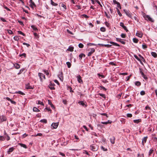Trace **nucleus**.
I'll return each mask as SVG.
<instances>
[{
	"mask_svg": "<svg viewBox=\"0 0 157 157\" xmlns=\"http://www.w3.org/2000/svg\"><path fill=\"white\" fill-rule=\"evenodd\" d=\"M141 121V119H136V120H133V122L135 123H136L138 124Z\"/></svg>",
	"mask_w": 157,
	"mask_h": 157,
	"instance_id": "nucleus-23",
	"label": "nucleus"
},
{
	"mask_svg": "<svg viewBox=\"0 0 157 157\" xmlns=\"http://www.w3.org/2000/svg\"><path fill=\"white\" fill-rule=\"evenodd\" d=\"M58 77L60 80L62 81L63 80V74L62 72H61L60 74L58 75Z\"/></svg>",
	"mask_w": 157,
	"mask_h": 157,
	"instance_id": "nucleus-17",
	"label": "nucleus"
},
{
	"mask_svg": "<svg viewBox=\"0 0 157 157\" xmlns=\"http://www.w3.org/2000/svg\"><path fill=\"white\" fill-rule=\"evenodd\" d=\"M112 121L110 120H108L107 121H102L101 122V123L103 124H111Z\"/></svg>",
	"mask_w": 157,
	"mask_h": 157,
	"instance_id": "nucleus-13",
	"label": "nucleus"
},
{
	"mask_svg": "<svg viewBox=\"0 0 157 157\" xmlns=\"http://www.w3.org/2000/svg\"><path fill=\"white\" fill-rule=\"evenodd\" d=\"M17 32L19 34L22 35L23 36H25V34L21 31H17Z\"/></svg>",
	"mask_w": 157,
	"mask_h": 157,
	"instance_id": "nucleus-48",
	"label": "nucleus"
},
{
	"mask_svg": "<svg viewBox=\"0 0 157 157\" xmlns=\"http://www.w3.org/2000/svg\"><path fill=\"white\" fill-rule=\"evenodd\" d=\"M147 136L144 137L142 140V143L143 146H144V144L146 143L147 139Z\"/></svg>",
	"mask_w": 157,
	"mask_h": 157,
	"instance_id": "nucleus-7",
	"label": "nucleus"
},
{
	"mask_svg": "<svg viewBox=\"0 0 157 157\" xmlns=\"http://www.w3.org/2000/svg\"><path fill=\"white\" fill-rule=\"evenodd\" d=\"M136 35L140 38L143 36V34L142 32H137L136 33Z\"/></svg>",
	"mask_w": 157,
	"mask_h": 157,
	"instance_id": "nucleus-9",
	"label": "nucleus"
},
{
	"mask_svg": "<svg viewBox=\"0 0 157 157\" xmlns=\"http://www.w3.org/2000/svg\"><path fill=\"white\" fill-rule=\"evenodd\" d=\"M29 2L30 3V6L32 8H33V6L36 7V6L34 2L32 0H29Z\"/></svg>",
	"mask_w": 157,
	"mask_h": 157,
	"instance_id": "nucleus-5",
	"label": "nucleus"
},
{
	"mask_svg": "<svg viewBox=\"0 0 157 157\" xmlns=\"http://www.w3.org/2000/svg\"><path fill=\"white\" fill-rule=\"evenodd\" d=\"M58 125V123H53L51 124V127L53 129H56L57 128Z\"/></svg>",
	"mask_w": 157,
	"mask_h": 157,
	"instance_id": "nucleus-4",
	"label": "nucleus"
},
{
	"mask_svg": "<svg viewBox=\"0 0 157 157\" xmlns=\"http://www.w3.org/2000/svg\"><path fill=\"white\" fill-rule=\"evenodd\" d=\"M120 25V26H121L122 28L124 27V24L123 22H121Z\"/></svg>",
	"mask_w": 157,
	"mask_h": 157,
	"instance_id": "nucleus-64",
	"label": "nucleus"
},
{
	"mask_svg": "<svg viewBox=\"0 0 157 157\" xmlns=\"http://www.w3.org/2000/svg\"><path fill=\"white\" fill-rule=\"evenodd\" d=\"M153 151L154 150L152 149H150L149 152V155H151L153 153Z\"/></svg>",
	"mask_w": 157,
	"mask_h": 157,
	"instance_id": "nucleus-43",
	"label": "nucleus"
},
{
	"mask_svg": "<svg viewBox=\"0 0 157 157\" xmlns=\"http://www.w3.org/2000/svg\"><path fill=\"white\" fill-rule=\"evenodd\" d=\"M90 148L93 151H96L98 150V147L96 144H93L90 146Z\"/></svg>",
	"mask_w": 157,
	"mask_h": 157,
	"instance_id": "nucleus-1",
	"label": "nucleus"
},
{
	"mask_svg": "<svg viewBox=\"0 0 157 157\" xmlns=\"http://www.w3.org/2000/svg\"><path fill=\"white\" fill-rule=\"evenodd\" d=\"M23 44L24 45H26L28 47H29L30 46V44H27L25 42L23 43Z\"/></svg>",
	"mask_w": 157,
	"mask_h": 157,
	"instance_id": "nucleus-57",
	"label": "nucleus"
},
{
	"mask_svg": "<svg viewBox=\"0 0 157 157\" xmlns=\"http://www.w3.org/2000/svg\"><path fill=\"white\" fill-rule=\"evenodd\" d=\"M78 47L80 48H82L83 47L84 45L82 43H80L78 44Z\"/></svg>",
	"mask_w": 157,
	"mask_h": 157,
	"instance_id": "nucleus-47",
	"label": "nucleus"
},
{
	"mask_svg": "<svg viewBox=\"0 0 157 157\" xmlns=\"http://www.w3.org/2000/svg\"><path fill=\"white\" fill-rule=\"evenodd\" d=\"M117 12L118 14V15H119V16L120 17H121V16H122L121 14L120 13V12L119 11V10L118 9H117Z\"/></svg>",
	"mask_w": 157,
	"mask_h": 157,
	"instance_id": "nucleus-49",
	"label": "nucleus"
},
{
	"mask_svg": "<svg viewBox=\"0 0 157 157\" xmlns=\"http://www.w3.org/2000/svg\"><path fill=\"white\" fill-rule=\"evenodd\" d=\"M31 27L35 31H37L38 30L37 28L34 25H32Z\"/></svg>",
	"mask_w": 157,
	"mask_h": 157,
	"instance_id": "nucleus-28",
	"label": "nucleus"
},
{
	"mask_svg": "<svg viewBox=\"0 0 157 157\" xmlns=\"http://www.w3.org/2000/svg\"><path fill=\"white\" fill-rule=\"evenodd\" d=\"M33 110L34 112H38L40 111L36 107H34L33 109Z\"/></svg>",
	"mask_w": 157,
	"mask_h": 157,
	"instance_id": "nucleus-33",
	"label": "nucleus"
},
{
	"mask_svg": "<svg viewBox=\"0 0 157 157\" xmlns=\"http://www.w3.org/2000/svg\"><path fill=\"white\" fill-rule=\"evenodd\" d=\"M142 46L143 48L144 49H145L147 48V46L146 44H143Z\"/></svg>",
	"mask_w": 157,
	"mask_h": 157,
	"instance_id": "nucleus-62",
	"label": "nucleus"
},
{
	"mask_svg": "<svg viewBox=\"0 0 157 157\" xmlns=\"http://www.w3.org/2000/svg\"><path fill=\"white\" fill-rule=\"evenodd\" d=\"M139 56L141 58V60L145 62V60L144 57L140 54L139 55Z\"/></svg>",
	"mask_w": 157,
	"mask_h": 157,
	"instance_id": "nucleus-42",
	"label": "nucleus"
},
{
	"mask_svg": "<svg viewBox=\"0 0 157 157\" xmlns=\"http://www.w3.org/2000/svg\"><path fill=\"white\" fill-rule=\"evenodd\" d=\"M110 141L112 144H114L115 143V138L113 136L112 138H110Z\"/></svg>",
	"mask_w": 157,
	"mask_h": 157,
	"instance_id": "nucleus-16",
	"label": "nucleus"
},
{
	"mask_svg": "<svg viewBox=\"0 0 157 157\" xmlns=\"http://www.w3.org/2000/svg\"><path fill=\"white\" fill-rule=\"evenodd\" d=\"M121 37H122V38H124L125 37L126 35L124 33H122L121 34Z\"/></svg>",
	"mask_w": 157,
	"mask_h": 157,
	"instance_id": "nucleus-55",
	"label": "nucleus"
},
{
	"mask_svg": "<svg viewBox=\"0 0 157 157\" xmlns=\"http://www.w3.org/2000/svg\"><path fill=\"white\" fill-rule=\"evenodd\" d=\"M96 1L98 3L100 6L101 7H102V5L101 4L100 2L98 0H96Z\"/></svg>",
	"mask_w": 157,
	"mask_h": 157,
	"instance_id": "nucleus-60",
	"label": "nucleus"
},
{
	"mask_svg": "<svg viewBox=\"0 0 157 157\" xmlns=\"http://www.w3.org/2000/svg\"><path fill=\"white\" fill-rule=\"evenodd\" d=\"M18 144L21 147H23L25 149H26L27 148V147L25 144L21 143H18Z\"/></svg>",
	"mask_w": 157,
	"mask_h": 157,
	"instance_id": "nucleus-12",
	"label": "nucleus"
},
{
	"mask_svg": "<svg viewBox=\"0 0 157 157\" xmlns=\"http://www.w3.org/2000/svg\"><path fill=\"white\" fill-rule=\"evenodd\" d=\"M36 103L38 104L41 105H44L43 103L42 102L40 101H36Z\"/></svg>",
	"mask_w": 157,
	"mask_h": 157,
	"instance_id": "nucleus-34",
	"label": "nucleus"
},
{
	"mask_svg": "<svg viewBox=\"0 0 157 157\" xmlns=\"http://www.w3.org/2000/svg\"><path fill=\"white\" fill-rule=\"evenodd\" d=\"M105 25L107 27H109V25H110V24H109L108 23V22H105Z\"/></svg>",
	"mask_w": 157,
	"mask_h": 157,
	"instance_id": "nucleus-61",
	"label": "nucleus"
},
{
	"mask_svg": "<svg viewBox=\"0 0 157 157\" xmlns=\"http://www.w3.org/2000/svg\"><path fill=\"white\" fill-rule=\"evenodd\" d=\"M95 50L94 48H92L91 49V51L89 52L88 54V56H90L94 52Z\"/></svg>",
	"mask_w": 157,
	"mask_h": 157,
	"instance_id": "nucleus-8",
	"label": "nucleus"
},
{
	"mask_svg": "<svg viewBox=\"0 0 157 157\" xmlns=\"http://www.w3.org/2000/svg\"><path fill=\"white\" fill-rule=\"evenodd\" d=\"M66 64L67 66V67L68 68H70L71 67V64L70 62H67L66 63Z\"/></svg>",
	"mask_w": 157,
	"mask_h": 157,
	"instance_id": "nucleus-41",
	"label": "nucleus"
},
{
	"mask_svg": "<svg viewBox=\"0 0 157 157\" xmlns=\"http://www.w3.org/2000/svg\"><path fill=\"white\" fill-rule=\"evenodd\" d=\"M16 93H18V94H21L22 95H24L25 94L23 93V92H21V91H18V92H16Z\"/></svg>",
	"mask_w": 157,
	"mask_h": 157,
	"instance_id": "nucleus-44",
	"label": "nucleus"
},
{
	"mask_svg": "<svg viewBox=\"0 0 157 157\" xmlns=\"http://www.w3.org/2000/svg\"><path fill=\"white\" fill-rule=\"evenodd\" d=\"M6 31L10 34H13V32L10 30L7 29L6 30Z\"/></svg>",
	"mask_w": 157,
	"mask_h": 157,
	"instance_id": "nucleus-38",
	"label": "nucleus"
},
{
	"mask_svg": "<svg viewBox=\"0 0 157 157\" xmlns=\"http://www.w3.org/2000/svg\"><path fill=\"white\" fill-rule=\"evenodd\" d=\"M145 92L143 90L140 92V94L142 95H144L145 94Z\"/></svg>",
	"mask_w": 157,
	"mask_h": 157,
	"instance_id": "nucleus-54",
	"label": "nucleus"
},
{
	"mask_svg": "<svg viewBox=\"0 0 157 157\" xmlns=\"http://www.w3.org/2000/svg\"><path fill=\"white\" fill-rule=\"evenodd\" d=\"M0 20L1 21H2L3 22H6V21L5 19H4V18H2V17L0 18Z\"/></svg>",
	"mask_w": 157,
	"mask_h": 157,
	"instance_id": "nucleus-56",
	"label": "nucleus"
},
{
	"mask_svg": "<svg viewBox=\"0 0 157 157\" xmlns=\"http://www.w3.org/2000/svg\"><path fill=\"white\" fill-rule=\"evenodd\" d=\"M25 88L27 89H33V88L32 86H30L29 84L26 85Z\"/></svg>",
	"mask_w": 157,
	"mask_h": 157,
	"instance_id": "nucleus-18",
	"label": "nucleus"
},
{
	"mask_svg": "<svg viewBox=\"0 0 157 157\" xmlns=\"http://www.w3.org/2000/svg\"><path fill=\"white\" fill-rule=\"evenodd\" d=\"M20 56L21 57L23 56L25 57H26V54L25 53H23L21 54H20Z\"/></svg>",
	"mask_w": 157,
	"mask_h": 157,
	"instance_id": "nucleus-58",
	"label": "nucleus"
},
{
	"mask_svg": "<svg viewBox=\"0 0 157 157\" xmlns=\"http://www.w3.org/2000/svg\"><path fill=\"white\" fill-rule=\"evenodd\" d=\"M4 135L5 139H6L7 141L9 140L10 139V136L6 133L5 132H4Z\"/></svg>",
	"mask_w": 157,
	"mask_h": 157,
	"instance_id": "nucleus-14",
	"label": "nucleus"
},
{
	"mask_svg": "<svg viewBox=\"0 0 157 157\" xmlns=\"http://www.w3.org/2000/svg\"><path fill=\"white\" fill-rule=\"evenodd\" d=\"M139 70L140 71V73H141V75H143L144 74L143 72L142 71L141 69V68H139Z\"/></svg>",
	"mask_w": 157,
	"mask_h": 157,
	"instance_id": "nucleus-52",
	"label": "nucleus"
},
{
	"mask_svg": "<svg viewBox=\"0 0 157 157\" xmlns=\"http://www.w3.org/2000/svg\"><path fill=\"white\" fill-rule=\"evenodd\" d=\"M5 137L3 136H0V141H4L5 140Z\"/></svg>",
	"mask_w": 157,
	"mask_h": 157,
	"instance_id": "nucleus-39",
	"label": "nucleus"
},
{
	"mask_svg": "<svg viewBox=\"0 0 157 157\" xmlns=\"http://www.w3.org/2000/svg\"><path fill=\"white\" fill-rule=\"evenodd\" d=\"M138 157H144V155L143 154L140 155L139 153L138 154Z\"/></svg>",
	"mask_w": 157,
	"mask_h": 157,
	"instance_id": "nucleus-59",
	"label": "nucleus"
},
{
	"mask_svg": "<svg viewBox=\"0 0 157 157\" xmlns=\"http://www.w3.org/2000/svg\"><path fill=\"white\" fill-rule=\"evenodd\" d=\"M48 86L49 88L51 90H53L55 89L53 85H52L51 83V84Z\"/></svg>",
	"mask_w": 157,
	"mask_h": 157,
	"instance_id": "nucleus-20",
	"label": "nucleus"
},
{
	"mask_svg": "<svg viewBox=\"0 0 157 157\" xmlns=\"http://www.w3.org/2000/svg\"><path fill=\"white\" fill-rule=\"evenodd\" d=\"M98 95H99L100 96H101L103 98H105V95L104 94H101V93H99Z\"/></svg>",
	"mask_w": 157,
	"mask_h": 157,
	"instance_id": "nucleus-40",
	"label": "nucleus"
},
{
	"mask_svg": "<svg viewBox=\"0 0 157 157\" xmlns=\"http://www.w3.org/2000/svg\"><path fill=\"white\" fill-rule=\"evenodd\" d=\"M100 88L101 90H103L104 91H106V89L102 86H100Z\"/></svg>",
	"mask_w": 157,
	"mask_h": 157,
	"instance_id": "nucleus-37",
	"label": "nucleus"
},
{
	"mask_svg": "<svg viewBox=\"0 0 157 157\" xmlns=\"http://www.w3.org/2000/svg\"><path fill=\"white\" fill-rule=\"evenodd\" d=\"M40 121L43 123H46L47 122V121L46 119H44L40 120Z\"/></svg>",
	"mask_w": 157,
	"mask_h": 157,
	"instance_id": "nucleus-32",
	"label": "nucleus"
},
{
	"mask_svg": "<svg viewBox=\"0 0 157 157\" xmlns=\"http://www.w3.org/2000/svg\"><path fill=\"white\" fill-rule=\"evenodd\" d=\"M134 56L137 60L140 61L141 63L142 64V63L141 61V60L138 57V56L137 55H134Z\"/></svg>",
	"mask_w": 157,
	"mask_h": 157,
	"instance_id": "nucleus-27",
	"label": "nucleus"
},
{
	"mask_svg": "<svg viewBox=\"0 0 157 157\" xmlns=\"http://www.w3.org/2000/svg\"><path fill=\"white\" fill-rule=\"evenodd\" d=\"M124 11L125 12L126 15L128 16L129 17H131V14L128 11H127L126 10H124Z\"/></svg>",
	"mask_w": 157,
	"mask_h": 157,
	"instance_id": "nucleus-21",
	"label": "nucleus"
},
{
	"mask_svg": "<svg viewBox=\"0 0 157 157\" xmlns=\"http://www.w3.org/2000/svg\"><path fill=\"white\" fill-rule=\"evenodd\" d=\"M14 66L17 69H19L20 68V65L17 63H15L14 64Z\"/></svg>",
	"mask_w": 157,
	"mask_h": 157,
	"instance_id": "nucleus-29",
	"label": "nucleus"
},
{
	"mask_svg": "<svg viewBox=\"0 0 157 157\" xmlns=\"http://www.w3.org/2000/svg\"><path fill=\"white\" fill-rule=\"evenodd\" d=\"M100 30L102 32H104L105 31V29L104 27H101Z\"/></svg>",
	"mask_w": 157,
	"mask_h": 157,
	"instance_id": "nucleus-46",
	"label": "nucleus"
},
{
	"mask_svg": "<svg viewBox=\"0 0 157 157\" xmlns=\"http://www.w3.org/2000/svg\"><path fill=\"white\" fill-rule=\"evenodd\" d=\"M59 6H61L63 7V8L64 10H65L66 9V6L62 3H60Z\"/></svg>",
	"mask_w": 157,
	"mask_h": 157,
	"instance_id": "nucleus-19",
	"label": "nucleus"
},
{
	"mask_svg": "<svg viewBox=\"0 0 157 157\" xmlns=\"http://www.w3.org/2000/svg\"><path fill=\"white\" fill-rule=\"evenodd\" d=\"M83 57H85V55L83 53H81V54H80L79 55V59L81 60L82 59V58Z\"/></svg>",
	"mask_w": 157,
	"mask_h": 157,
	"instance_id": "nucleus-25",
	"label": "nucleus"
},
{
	"mask_svg": "<svg viewBox=\"0 0 157 157\" xmlns=\"http://www.w3.org/2000/svg\"><path fill=\"white\" fill-rule=\"evenodd\" d=\"M110 43L113 45L119 47L120 46V45L114 42H113L110 41Z\"/></svg>",
	"mask_w": 157,
	"mask_h": 157,
	"instance_id": "nucleus-26",
	"label": "nucleus"
},
{
	"mask_svg": "<svg viewBox=\"0 0 157 157\" xmlns=\"http://www.w3.org/2000/svg\"><path fill=\"white\" fill-rule=\"evenodd\" d=\"M38 76L40 77L41 81H42V78L44 79H45V75L43 73H38Z\"/></svg>",
	"mask_w": 157,
	"mask_h": 157,
	"instance_id": "nucleus-3",
	"label": "nucleus"
},
{
	"mask_svg": "<svg viewBox=\"0 0 157 157\" xmlns=\"http://www.w3.org/2000/svg\"><path fill=\"white\" fill-rule=\"evenodd\" d=\"M116 40L117 41L121 42L122 44H124L125 43V42L123 40H122L120 38H116Z\"/></svg>",
	"mask_w": 157,
	"mask_h": 157,
	"instance_id": "nucleus-10",
	"label": "nucleus"
},
{
	"mask_svg": "<svg viewBox=\"0 0 157 157\" xmlns=\"http://www.w3.org/2000/svg\"><path fill=\"white\" fill-rule=\"evenodd\" d=\"M135 84L137 86H140L141 85V83L139 81H136L135 83Z\"/></svg>",
	"mask_w": 157,
	"mask_h": 157,
	"instance_id": "nucleus-36",
	"label": "nucleus"
},
{
	"mask_svg": "<svg viewBox=\"0 0 157 157\" xmlns=\"http://www.w3.org/2000/svg\"><path fill=\"white\" fill-rule=\"evenodd\" d=\"M15 149V148L14 147H11L7 151V154H10L11 152H13Z\"/></svg>",
	"mask_w": 157,
	"mask_h": 157,
	"instance_id": "nucleus-6",
	"label": "nucleus"
},
{
	"mask_svg": "<svg viewBox=\"0 0 157 157\" xmlns=\"http://www.w3.org/2000/svg\"><path fill=\"white\" fill-rule=\"evenodd\" d=\"M77 80L79 83L82 82V80L81 79V76L79 75H78L77 76Z\"/></svg>",
	"mask_w": 157,
	"mask_h": 157,
	"instance_id": "nucleus-11",
	"label": "nucleus"
},
{
	"mask_svg": "<svg viewBox=\"0 0 157 157\" xmlns=\"http://www.w3.org/2000/svg\"><path fill=\"white\" fill-rule=\"evenodd\" d=\"M151 55L153 56L154 57L156 58L157 57V54L155 52H152L151 53Z\"/></svg>",
	"mask_w": 157,
	"mask_h": 157,
	"instance_id": "nucleus-31",
	"label": "nucleus"
},
{
	"mask_svg": "<svg viewBox=\"0 0 157 157\" xmlns=\"http://www.w3.org/2000/svg\"><path fill=\"white\" fill-rule=\"evenodd\" d=\"M6 118H0V122H1L6 121Z\"/></svg>",
	"mask_w": 157,
	"mask_h": 157,
	"instance_id": "nucleus-51",
	"label": "nucleus"
},
{
	"mask_svg": "<svg viewBox=\"0 0 157 157\" xmlns=\"http://www.w3.org/2000/svg\"><path fill=\"white\" fill-rule=\"evenodd\" d=\"M48 104L51 105V106L52 109H54L55 108L54 106V105H53V104H52L51 101L49 100H48Z\"/></svg>",
	"mask_w": 157,
	"mask_h": 157,
	"instance_id": "nucleus-22",
	"label": "nucleus"
},
{
	"mask_svg": "<svg viewBox=\"0 0 157 157\" xmlns=\"http://www.w3.org/2000/svg\"><path fill=\"white\" fill-rule=\"evenodd\" d=\"M14 39L16 41H18L19 40V38L18 36H15L13 37Z\"/></svg>",
	"mask_w": 157,
	"mask_h": 157,
	"instance_id": "nucleus-45",
	"label": "nucleus"
},
{
	"mask_svg": "<svg viewBox=\"0 0 157 157\" xmlns=\"http://www.w3.org/2000/svg\"><path fill=\"white\" fill-rule=\"evenodd\" d=\"M144 17L146 20H148L151 22H153L154 21L152 20L149 15H145L144 16Z\"/></svg>",
	"mask_w": 157,
	"mask_h": 157,
	"instance_id": "nucleus-2",
	"label": "nucleus"
},
{
	"mask_svg": "<svg viewBox=\"0 0 157 157\" xmlns=\"http://www.w3.org/2000/svg\"><path fill=\"white\" fill-rule=\"evenodd\" d=\"M51 3L53 6H55L58 5V4L54 2L52 0H51Z\"/></svg>",
	"mask_w": 157,
	"mask_h": 157,
	"instance_id": "nucleus-30",
	"label": "nucleus"
},
{
	"mask_svg": "<svg viewBox=\"0 0 157 157\" xmlns=\"http://www.w3.org/2000/svg\"><path fill=\"white\" fill-rule=\"evenodd\" d=\"M42 135V134L41 133H37V134L35 135H34V136H41Z\"/></svg>",
	"mask_w": 157,
	"mask_h": 157,
	"instance_id": "nucleus-50",
	"label": "nucleus"
},
{
	"mask_svg": "<svg viewBox=\"0 0 157 157\" xmlns=\"http://www.w3.org/2000/svg\"><path fill=\"white\" fill-rule=\"evenodd\" d=\"M78 103L81 105H82L83 107L86 106V104L85 103H84L83 101H81L78 102Z\"/></svg>",
	"mask_w": 157,
	"mask_h": 157,
	"instance_id": "nucleus-15",
	"label": "nucleus"
},
{
	"mask_svg": "<svg viewBox=\"0 0 157 157\" xmlns=\"http://www.w3.org/2000/svg\"><path fill=\"white\" fill-rule=\"evenodd\" d=\"M83 127L87 131H88L89 129H88L87 127L85 125H83Z\"/></svg>",
	"mask_w": 157,
	"mask_h": 157,
	"instance_id": "nucleus-63",
	"label": "nucleus"
},
{
	"mask_svg": "<svg viewBox=\"0 0 157 157\" xmlns=\"http://www.w3.org/2000/svg\"><path fill=\"white\" fill-rule=\"evenodd\" d=\"M133 41L134 43H137L138 41V40L136 38H134L133 39Z\"/></svg>",
	"mask_w": 157,
	"mask_h": 157,
	"instance_id": "nucleus-35",
	"label": "nucleus"
},
{
	"mask_svg": "<svg viewBox=\"0 0 157 157\" xmlns=\"http://www.w3.org/2000/svg\"><path fill=\"white\" fill-rule=\"evenodd\" d=\"M74 47H73L70 46L67 50L70 52H72L74 50Z\"/></svg>",
	"mask_w": 157,
	"mask_h": 157,
	"instance_id": "nucleus-24",
	"label": "nucleus"
},
{
	"mask_svg": "<svg viewBox=\"0 0 157 157\" xmlns=\"http://www.w3.org/2000/svg\"><path fill=\"white\" fill-rule=\"evenodd\" d=\"M126 116L128 117H132V114L131 113H127L126 114Z\"/></svg>",
	"mask_w": 157,
	"mask_h": 157,
	"instance_id": "nucleus-53",
	"label": "nucleus"
}]
</instances>
